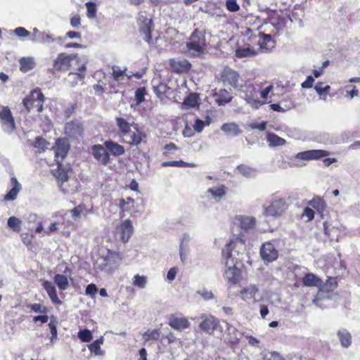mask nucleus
<instances>
[{"label":"nucleus","instance_id":"obj_51","mask_svg":"<svg viewBox=\"0 0 360 360\" xmlns=\"http://www.w3.org/2000/svg\"><path fill=\"white\" fill-rule=\"evenodd\" d=\"M49 143L46 139L38 136L36 138L33 146L44 151L49 148Z\"/></svg>","mask_w":360,"mask_h":360},{"label":"nucleus","instance_id":"obj_56","mask_svg":"<svg viewBox=\"0 0 360 360\" xmlns=\"http://www.w3.org/2000/svg\"><path fill=\"white\" fill-rule=\"evenodd\" d=\"M337 286L336 279L335 278H329L324 287L323 289L326 291H332Z\"/></svg>","mask_w":360,"mask_h":360},{"label":"nucleus","instance_id":"obj_59","mask_svg":"<svg viewBox=\"0 0 360 360\" xmlns=\"http://www.w3.org/2000/svg\"><path fill=\"white\" fill-rule=\"evenodd\" d=\"M86 6L87 8L88 17L91 18H94L96 12V4L91 2H88L86 4Z\"/></svg>","mask_w":360,"mask_h":360},{"label":"nucleus","instance_id":"obj_28","mask_svg":"<svg viewBox=\"0 0 360 360\" xmlns=\"http://www.w3.org/2000/svg\"><path fill=\"white\" fill-rule=\"evenodd\" d=\"M221 130L230 136H238L242 133L238 124L233 122L225 123L221 125Z\"/></svg>","mask_w":360,"mask_h":360},{"label":"nucleus","instance_id":"obj_8","mask_svg":"<svg viewBox=\"0 0 360 360\" xmlns=\"http://www.w3.org/2000/svg\"><path fill=\"white\" fill-rule=\"evenodd\" d=\"M260 255L264 262H271L278 258V254L274 245L271 243L267 242L262 245Z\"/></svg>","mask_w":360,"mask_h":360},{"label":"nucleus","instance_id":"obj_19","mask_svg":"<svg viewBox=\"0 0 360 360\" xmlns=\"http://www.w3.org/2000/svg\"><path fill=\"white\" fill-rule=\"evenodd\" d=\"M181 51L188 56L193 57H198L202 55L205 53L204 50L200 48V46L195 44L193 41L189 40L184 47H183Z\"/></svg>","mask_w":360,"mask_h":360},{"label":"nucleus","instance_id":"obj_32","mask_svg":"<svg viewBox=\"0 0 360 360\" xmlns=\"http://www.w3.org/2000/svg\"><path fill=\"white\" fill-rule=\"evenodd\" d=\"M198 100L199 98L196 94H190L183 102L181 108L186 110L190 108H195L199 105Z\"/></svg>","mask_w":360,"mask_h":360},{"label":"nucleus","instance_id":"obj_54","mask_svg":"<svg viewBox=\"0 0 360 360\" xmlns=\"http://www.w3.org/2000/svg\"><path fill=\"white\" fill-rule=\"evenodd\" d=\"M146 90L144 88H139L135 92V100L137 105H139L144 101Z\"/></svg>","mask_w":360,"mask_h":360},{"label":"nucleus","instance_id":"obj_53","mask_svg":"<svg viewBox=\"0 0 360 360\" xmlns=\"http://www.w3.org/2000/svg\"><path fill=\"white\" fill-rule=\"evenodd\" d=\"M79 338L84 342H89L92 339V335L89 330L85 329L78 333Z\"/></svg>","mask_w":360,"mask_h":360},{"label":"nucleus","instance_id":"obj_4","mask_svg":"<svg viewBox=\"0 0 360 360\" xmlns=\"http://www.w3.org/2000/svg\"><path fill=\"white\" fill-rule=\"evenodd\" d=\"M64 129L65 135L72 141H79L83 138V124L78 120L67 122Z\"/></svg>","mask_w":360,"mask_h":360},{"label":"nucleus","instance_id":"obj_1","mask_svg":"<svg viewBox=\"0 0 360 360\" xmlns=\"http://www.w3.org/2000/svg\"><path fill=\"white\" fill-rule=\"evenodd\" d=\"M245 251V244L244 241L239 238H236L228 243L222 250V257L226 265L229 263L237 264L242 261Z\"/></svg>","mask_w":360,"mask_h":360},{"label":"nucleus","instance_id":"obj_26","mask_svg":"<svg viewBox=\"0 0 360 360\" xmlns=\"http://www.w3.org/2000/svg\"><path fill=\"white\" fill-rule=\"evenodd\" d=\"M106 149L114 156H120L124 153V148L112 141H106L104 143Z\"/></svg>","mask_w":360,"mask_h":360},{"label":"nucleus","instance_id":"obj_55","mask_svg":"<svg viewBox=\"0 0 360 360\" xmlns=\"http://www.w3.org/2000/svg\"><path fill=\"white\" fill-rule=\"evenodd\" d=\"M226 6L227 10L231 12H236L240 9V6L236 0H227L226 2Z\"/></svg>","mask_w":360,"mask_h":360},{"label":"nucleus","instance_id":"obj_12","mask_svg":"<svg viewBox=\"0 0 360 360\" xmlns=\"http://www.w3.org/2000/svg\"><path fill=\"white\" fill-rule=\"evenodd\" d=\"M94 158L103 165H107L110 160V155L105 147L102 145H94L91 148Z\"/></svg>","mask_w":360,"mask_h":360},{"label":"nucleus","instance_id":"obj_57","mask_svg":"<svg viewBox=\"0 0 360 360\" xmlns=\"http://www.w3.org/2000/svg\"><path fill=\"white\" fill-rule=\"evenodd\" d=\"M97 292H98V288L94 283L89 284L86 286V290H85L86 294L87 295H89L92 298L95 297V295L97 293Z\"/></svg>","mask_w":360,"mask_h":360},{"label":"nucleus","instance_id":"obj_14","mask_svg":"<svg viewBox=\"0 0 360 360\" xmlns=\"http://www.w3.org/2000/svg\"><path fill=\"white\" fill-rule=\"evenodd\" d=\"M236 263L231 264L225 271L224 276L231 284H236L240 278V271L236 267Z\"/></svg>","mask_w":360,"mask_h":360},{"label":"nucleus","instance_id":"obj_34","mask_svg":"<svg viewBox=\"0 0 360 360\" xmlns=\"http://www.w3.org/2000/svg\"><path fill=\"white\" fill-rule=\"evenodd\" d=\"M238 220L240 227L245 230L252 229L256 223V220L254 217L248 216H241L238 218Z\"/></svg>","mask_w":360,"mask_h":360},{"label":"nucleus","instance_id":"obj_40","mask_svg":"<svg viewBox=\"0 0 360 360\" xmlns=\"http://www.w3.org/2000/svg\"><path fill=\"white\" fill-rule=\"evenodd\" d=\"M330 88L328 85L323 86V83L322 82H318L314 86V89L319 95L320 98L323 100L326 98Z\"/></svg>","mask_w":360,"mask_h":360},{"label":"nucleus","instance_id":"obj_7","mask_svg":"<svg viewBox=\"0 0 360 360\" xmlns=\"http://www.w3.org/2000/svg\"><path fill=\"white\" fill-rule=\"evenodd\" d=\"M137 21L139 26L140 32L143 35V39L146 42L150 44L151 40V19L147 17L146 13L145 12L140 11L138 14Z\"/></svg>","mask_w":360,"mask_h":360},{"label":"nucleus","instance_id":"obj_20","mask_svg":"<svg viewBox=\"0 0 360 360\" xmlns=\"http://www.w3.org/2000/svg\"><path fill=\"white\" fill-rule=\"evenodd\" d=\"M258 35V44L261 49L268 51L274 47V41L270 34L259 32Z\"/></svg>","mask_w":360,"mask_h":360},{"label":"nucleus","instance_id":"obj_35","mask_svg":"<svg viewBox=\"0 0 360 360\" xmlns=\"http://www.w3.org/2000/svg\"><path fill=\"white\" fill-rule=\"evenodd\" d=\"M339 340L341 345L344 347H348L352 342V337L350 333L345 329L340 330L338 333Z\"/></svg>","mask_w":360,"mask_h":360},{"label":"nucleus","instance_id":"obj_5","mask_svg":"<svg viewBox=\"0 0 360 360\" xmlns=\"http://www.w3.org/2000/svg\"><path fill=\"white\" fill-rule=\"evenodd\" d=\"M134 233V226L130 219L122 221L115 227V234L119 236L120 240L126 243L131 238Z\"/></svg>","mask_w":360,"mask_h":360},{"label":"nucleus","instance_id":"obj_58","mask_svg":"<svg viewBox=\"0 0 360 360\" xmlns=\"http://www.w3.org/2000/svg\"><path fill=\"white\" fill-rule=\"evenodd\" d=\"M30 308L35 313H46L47 311L46 307L39 303L30 304Z\"/></svg>","mask_w":360,"mask_h":360},{"label":"nucleus","instance_id":"obj_25","mask_svg":"<svg viewBox=\"0 0 360 360\" xmlns=\"http://www.w3.org/2000/svg\"><path fill=\"white\" fill-rule=\"evenodd\" d=\"M244 98L248 104L256 109L259 108L262 105L264 104V102L260 101L259 100L257 92L253 89H252V90L250 91V94H245Z\"/></svg>","mask_w":360,"mask_h":360},{"label":"nucleus","instance_id":"obj_15","mask_svg":"<svg viewBox=\"0 0 360 360\" xmlns=\"http://www.w3.org/2000/svg\"><path fill=\"white\" fill-rule=\"evenodd\" d=\"M169 325L175 330H183L189 327L190 323L188 319L184 317H178L174 315H171L169 319Z\"/></svg>","mask_w":360,"mask_h":360},{"label":"nucleus","instance_id":"obj_16","mask_svg":"<svg viewBox=\"0 0 360 360\" xmlns=\"http://www.w3.org/2000/svg\"><path fill=\"white\" fill-rule=\"evenodd\" d=\"M70 144L65 139H58L56 141L55 155L57 158L63 159L68 154Z\"/></svg>","mask_w":360,"mask_h":360},{"label":"nucleus","instance_id":"obj_38","mask_svg":"<svg viewBox=\"0 0 360 360\" xmlns=\"http://www.w3.org/2000/svg\"><path fill=\"white\" fill-rule=\"evenodd\" d=\"M257 291L258 289L255 285H250L242 290L240 291V294L242 295V298L244 300H248L253 298Z\"/></svg>","mask_w":360,"mask_h":360},{"label":"nucleus","instance_id":"obj_44","mask_svg":"<svg viewBox=\"0 0 360 360\" xmlns=\"http://www.w3.org/2000/svg\"><path fill=\"white\" fill-rule=\"evenodd\" d=\"M146 138V135L140 131H136V132H134L132 135L130 136V139L128 141V143L131 145H139L141 142Z\"/></svg>","mask_w":360,"mask_h":360},{"label":"nucleus","instance_id":"obj_47","mask_svg":"<svg viewBox=\"0 0 360 360\" xmlns=\"http://www.w3.org/2000/svg\"><path fill=\"white\" fill-rule=\"evenodd\" d=\"M22 221L19 219L15 217H11L8 219V226L9 228L13 229V231L19 232L21 229Z\"/></svg>","mask_w":360,"mask_h":360},{"label":"nucleus","instance_id":"obj_62","mask_svg":"<svg viewBox=\"0 0 360 360\" xmlns=\"http://www.w3.org/2000/svg\"><path fill=\"white\" fill-rule=\"evenodd\" d=\"M85 70H86V65L84 64H83L81 65V67L79 68V72H78V73L70 72L69 74V76L70 77L73 76L74 77H77L79 79H82L84 77V74L83 73V72L85 71Z\"/></svg>","mask_w":360,"mask_h":360},{"label":"nucleus","instance_id":"obj_41","mask_svg":"<svg viewBox=\"0 0 360 360\" xmlns=\"http://www.w3.org/2000/svg\"><path fill=\"white\" fill-rule=\"evenodd\" d=\"M217 95V102L220 105L228 103L232 100V96L225 89L220 90Z\"/></svg>","mask_w":360,"mask_h":360},{"label":"nucleus","instance_id":"obj_2","mask_svg":"<svg viewBox=\"0 0 360 360\" xmlns=\"http://www.w3.org/2000/svg\"><path fill=\"white\" fill-rule=\"evenodd\" d=\"M44 96L38 89L33 90L27 97H25L22 103L28 112L36 110L37 112H41L43 110Z\"/></svg>","mask_w":360,"mask_h":360},{"label":"nucleus","instance_id":"obj_21","mask_svg":"<svg viewBox=\"0 0 360 360\" xmlns=\"http://www.w3.org/2000/svg\"><path fill=\"white\" fill-rule=\"evenodd\" d=\"M42 286L46 290L51 300L56 304H61V300L58 297L56 290L53 284L49 281H44L42 283Z\"/></svg>","mask_w":360,"mask_h":360},{"label":"nucleus","instance_id":"obj_29","mask_svg":"<svg viewBox=\"0 0 360 360\" xmlns=\"http://www.w3.org/2000/svg\"><path fill=\"white\" fill-rule=\"evenodd\" d=\"M11 183L13 185V188L10 190V191L5 195L4 199L6 200H13L16 198L18 193L21 189V186L18 183L16 178H11Z\"/></svg>","mask_w":360,"mask_h":360},{"label":"nucleus","instance_id":"obj_42","mask_svg":"<svg viewBox=\"0 0 360 360\" xmlns=\"http://www.w3.org/2000/svg\"><path fill=\"white\" fill-rule=\"evenodd\" d=\"M103 338L96 340L92 344L89 346L91 352L94 353L96 355H103V352L101 349V345L103 344Z\"/></svg>","mask_w":360,"mask_h":360},{"label":"nucleus","instance_id":"obj_31","mask_svg":"<svg viewBox=\"0 0 360 360\" xmlns=\"http://www.w3.org/2000/svg\"><path fill=\"white\" fill-rule=\"evenodd\" d=\"M20 70L24 72L32 70L35 67V62L32 57H23L19 60Z\"/></svg>","mask_w":360,"mask_h":360},{"label":"nucleus","instance_id":"obj_61","mask_svg":"<svg viewBox=\"0 0 360 360\" xmlns=\"http://www.w3.org/2000/svg\"><path fill=\"white\" fill-rule=\"evenodd\" d=\"M193 129L194 130L200 133L202 131L203 129L205 128V125L203 123V120H201L200 119H196L195 124H193Z\"/></svg>","mask_w":360,"mask_h":360},{"label":"nucleus","instance_id":"obj_39","mask_svg":"<svg viewBox=\"0 0 360 360\" xmlns=\"http://www.w3.org/2000/svg\"><path fill=\"white\" fill-rule=\"evenodd\" d=\"M308 205L316 210L319 213H322L325 209V202L320 198H314L309 201Z\"/></svg>","mask_w":360,"mask_h":360},{"label":"nucleus","instance_id":"obj_50","mask_svg":"<svg viewBox=\"0 0 360 360\" xmlns=\"http://www.w3.org/2000/svg\"><path fill=\"white\" fill-rule=\"evenodd\" d=\"M127 69H124V70H122L120 69L118 66H114L112 68V77L116 81H120L122 80L124 76H127L125 72ZM132 76L131 75H127V77L130 79Z\"/></svg>","mask_w":360,"mask_h":360},{"label":"nucleus","instance_id":"obj_48","mask_svg":"<svg viewBox=\"0 0 360 360\" xmlns=\"http://www.w3.org/2000/svg\"><path fill=\"white\" fill-rule=\"evenodd\" d=\"M160 335V332L159 329L148 330L143 334V339L145 342H148L150 340H158Z\"/></svg>","mask_w":360,"mask_h":360},{"label":"nucleus","instance_id":"obj_52","mask_svg":"<svg viewBox=\"0 0 360 360\" xmlns=\"http://www.w3.org/2000/svg\"><path fill=\"white\" fill-rule=\"evenodd\" d=\"M270 107L274 111L285 112L287 110H289L294 108V104L292 103V102H289L288 105H285V107H282L280 104L274 103L271 104Z\"/></svg>","mask_w":360,"mask_h":360},{"label":"nucleus","instance_id":"obj_60","mask_svg":"<svg viewBox=\"0 0 360 360\" xmlns=\"http://www.w3.org/2000/svg\"><path fill=\"white\" fill-rule=\"evenodd\" d=\"M250 127L253 129H259L260 131H264L266 129V122H252L249 124Z\"/></svg>","mask_w":360,"mask_h":360},{"label":"nucleus","instance_id":"obj_22","mask_svg":"<svg viewBox=\"0 0 360 360\" xmlns=\"http://www.w3.org/2000/svg\"><path fill=\"white\" fill-rule=\"evenodd\" d=\"M189 40L200 46V48L202 50H205L206 47V40L205 37V33L198 29H195L192 34L191 35Z\"/></svg>","mask_w":360,"mask_h":360},{"label":"nucleus","instance_id":"obj_33","mask_svg":"<svg viewBox=\"0 0 360 360\" xmlns=\"http://www.w3.org/2000/svg\"><path fill=\"white\" fill-rule=\"evenodd\" d=\"M303 283L306 286L319 287L322 285V281L313 274H307L303 278Z\"/></svg>","mask_w":360,"mask_h":360},{"label":"nucleus","instance_id":"obj_10","mask_svg":"<svg viewBox=\"0 0 360 360\" xmlns=\"http://www.w3.org/2000/svg\"><path fill=\"white\" fill-rule=\"evenodd\" d=\"M75 55L65 53H60L54 62V68L58 71H66L70 67V62L75 58Z\"/></svg>","mask_w":360,"mask_h":360},{"label":"nucleus","instance_id":"obj_30","mask_svg":"<svg viewBox=\"0 0 360 360\" xmlns=\"http://www.w3.org/2000/svg\"><path fill=\"white\" fill-rule=\"evenodd\" d=\"M257 55V51L250 46L238 47L236 50V56L239 58H251Z\"/></svg>","mask_w":360,"mask_h":360},{"label":"nucleus","instance_id":"obj_43","mask_svg":"<svg viewBox=\"0 0 360 360\" xmlns=\"http://www.w3.org/2000/svg\"><path fill=\"white\" fill-rule=\"evenodd\" d=\"M132 284L141 289H143L146 287L147 277L136 274L132 279Z\"/></svg>","mask_w":360,"mask_h":360},{"label":"nucleus","instance_id":"obj_49","mask_svg":"<svg viewBox=\"0 0 360 360\" xmlns=\"http://www.w3.org/2000/svg\"><path fill=\"white\" fill-rule=\"evenodd\" d=\"M54 176L58 180V184H60L62 181H67L68 179V170L61 168L60 165H58V169L54 173Z\"/></svg>","mask_w":360,"mask_h":360},{"label":"nucleus","instance_id":"obj_18","mask_svg":"<svg viewBox=\"0 0 360 360\" xmlns=\"http://www.w3.org/2000/svg\"><path fill=\"white\" fill-rule=\"evenodd\" d=\"M0 118L3 120L6 131H11L14 129V120L8 108H3L0 112Z\"/></svg>","mask_w":360,"mask_h":360},{"label":"nucleus","instance_id":"obj_23","mask_svg":"<svg viewBox=\"0 0 360 360\" xmlns=\"http://www.w3.org/2000/svg\"><path fill=\"white\" fill-rule=\"evenodd\" d=\"M227 188L224 185H219L208 188L210 193L215 201H220L226 194Z\"/></svg>","mask_w":360,"mask_h":360},{"label":"nucleus","instance_id":"obj_3","mask_svg":"<svg viewBox=\"0 0 360 360\" xmlns=\"http://www.w3.org/2000/svg\"><path fill=\"white\" fill-rule=\"evenodd\" d=\"M288 207V203L285 198H276L269 205L264 206V214L266 216L278 217L285 212Z\"/></svg>","mask_w":360,"mask_h":360},{"label":"nucleus","instance_id":"obj_46","mask_svg":"<svg viewBox=\"0 0 360 360\" xmlns=\"http://www.w3.org/2000/svg\"><path fill=\"white\" fill-rule=\"evenodd\" d=\"M237 169L241 174L246 177L254 176L256 174V171L255 169L244 165L238 166Z\"/></svg>","mask_w":360,"mask_h":360},{"label":"nucleus","instance_id":"obj_37","mask_svg":"<svg viewBox=\"0 0 360 360\" xmlns=\"http://www.w3.org/2000/svg\"><path fill=\"white\" fill-rule=\"evenodd\" d=\"M169 88L165 83L153 81V90L158 97L166 94Z\"/></svg>","mask_w":360,"mask_h":360},{"label":"nucleus","instance_id":"obj_24","mask_svg":"<svg viewBox=\"0 0 360 360\" xmlns=\"http://www.w3.org/2000/svg\"><path fill=\"white\" fill-rule=\"evenodd\" d=\"M115 255L112 252H108L105 257H101L96 261L98 268L101 270L109 271L111 269L110 264L114 259Z\"/></svg>","mask_w":360,"mask_h":360},{"label":"nucleus","instance_id":"obj_6","mask_svg":"<svg viewBox=\"0 0 360 360\" xmlns=\"http://www.w3.org/2000/svg\"><path fill=\"white\" fill-rule=\"evenodd\" d=\"M218 79L223 82L224 85H230L236 89H239L238 84L239 75L237 72L229 67H224L220 72Z\"/></svg>","mask_w":360,"mask_h":360},{"label":"nucleus","instance_id":"obj_11","mask_svg":"<svg viewBox=\"0 0 360 360\" xmlns=\"http://www.w3.org/2000/svg\"><path fill=\"white\" fill-rule=\"evenodd\" d=\"M202 321L200 323L199 327L203 331L211 334L214 332L219 324V321L213 316L203 315L201 316Z\"/></svg>","mask_w":360,"mask_h":360},{"label":"nucleus","instance_id":"obj_36","mask_svg":"<svg viewBox=\"0 0 360 360\" xmlns=\"http://www.w3.org/2000/svg\"><path fill=\"white\" fill-rule=\"evenodd\" d=\"M266 140L271 146H279L285 143V140L273 133H267Z\"/></svg>","mask_w":360,"mask_h":360},{"label":"nucleus","instance_id":"obj_45","mask_svg":"<svg viewBox=\"0 0 360 360\" xmlns=\"http://www.w3.org/2000/svg\"><path fill=\"white\" fill-rule=\"evenodd\" d=\"M116 120L120 131L124 135H126L130 131L131 129L129 123H128L124 118L122 117H118L116 119Z\"/></svg>","mask_w":360,"mask_h":360},{"label":"nucleus","instance_id":"obj_9","mask_svg":"<svg viewBox=\"0 0 360 360\" xmlns=\"http://www.w3.org/2000/svg\"><path fill=\"white\" fill-rule=\"evenodd\" d=\"M330 155V152L325 150H309L304 152L298 153L296 158L303 160H318L321 158L327 157Z\"/></svg>","mask_w":360,"mask_h":360},{"label":"nucleus","instance_id":"obj_17","mask_svg":"<svg viewBox=\"0 0 360 360\" xmlns=\"http://www.w3.org/2000/svg\"><path fill=\"white\" fill-rule=\"evenodd\" d=\"M64 274L65 275L56 274L53 278L54 283L61 290H66L69 287L67 276L71 274V269L69 267H66L64 270Z\"/></svg>","mask_w":360,"mask_h":360},{"label":"nucleus","instance_id":"obj_27","mask_svg":"<svg viewBox=\"0 0 360 360\" xmlns=\"http://www.w3.org/2000/svg\"><path fill=\"white\" fill-rule=\"evenodd\" d=\"M77 181L75 179H68L67 181H62L60 184H58L60 186V191L64 194L68 193H73L77 190Z\"/></svg>","mask_w":360,"mask_h":360},{"label":"nucleus","instance_id":"obj_64","mask_svg":"<svg viewBox=\"0 0 360 360\" xmlns=\"http://www.w3.org/2000/svg\"><path fill=\"white\" fill-rule=\"evenodd\" d=\"M264 360H283L282 357L277 352H272L269 355H265Z\"/></svg>","mask_w":360,"mask_h":360},{"label":"nucleus","instance_id":"obj_13","mask_svg":"<svg viewBox=\"0 0 360 360\" xmlns=\"http://www.w3.org/2000/svg\"><path fill=\"white\" fill-rule=\"evenodd\" d=\"M169 63L172 70L178 73L188 71L191 66L189 61L184 58H172Z\"/></svg>","mask_w":360,"mask_h":360},{"label":"nucleus","instance_id":"obj_63","mask_svg":"<svg viewBox=\"0 0 360 360\" xmlns=\"http://www.w3.org/2000/svg\"><path fill=\"white\" fill-rule=\"evenodd\" d=\"M329 300L330 299V297L328 296L326 297H322L321 294L319 293L317 297L313 300V303L316 304L318 307H321V308H323V304L322 302L323 301H325V300Z\"/></svg>","mask_w":360,"mask_h":360}]
</instances>
